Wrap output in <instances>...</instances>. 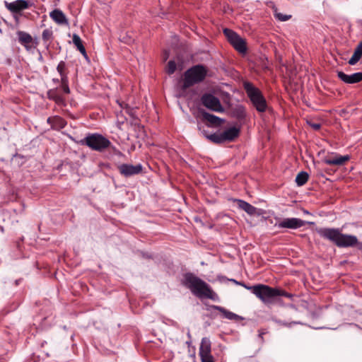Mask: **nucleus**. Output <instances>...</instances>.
I'll return each mask as SVG.
<instances>
[{"mask_svg": "<svg viewBox=\"0 0 362 362\" xmlns=\"http://www.w3.org/2000/svg\"><path fill=\"white\" fill-rule=\"evenodd\" d=\"M182 284L199 298H205L214 301L219 300L218 296L211 286L192 273L188 272L183 275Z\"/></svg>", "mask_w": 362, "mask_h": 362, "instance_id": "obj_1", "label": "nucleus"}, {"mask_svg": "<svg viewBox=\"0 0 362 362\" xmlns=\"http://www.w3.org/2000/svg\"><path fill=\"white\" fill-rule=\"evenodd\" d=\"M169 57V52L168 50H165L163 52V60L166 61Z\"/></svg>", "mask_w": 362, "mask_h": 362, "instance_id": "obj_38", "label": "nucleus"}, {"mask_svg": "<svg viewBox=\"0 0 362 362\" xmlns=\"http://www.w3.org/2000/svg\"><path fill=\"white\" fill-rule=\"evenodd\" d=\"M243 87L248 98L256 110L259 112H265L267 107V104L266 99L260 90L248 81L244 82Z\"/></svg>", "mask_w": 362, "mask_h": 362, "instance_id": "obj_4", "label": "nucleus"}, {"mask_svg": "<svg viewBox=\"0 0 362 362\" xmlns=\"http://www.w3.org/2000/svg\"><path fill=\"white\" fill-rule=\"evenodd\" d=\"M118 168L121 175L125 177H131L141 173L143 167L141 164L135 165L131 164H122L118 167Z\"/></svg>", "mask_w": 362, "mask_h": 362, "instance_id": "obj_12", "label": "nucleus"}, {"mask_svg": "<svg viewBox=\"0 0 362 362\" xmlns=\"http://www.w3.org/2000/svg\"><path fill=\"white\" fill-rule=\"evenodd\" d=\"M202 133L209 140L215 144H221L225 142L223 136V133H214L211 134H207L204 130L202 131Z\"/></svg>", "mask_w": 362, "mask_h": 362, "instance_id": "obj_23", "label": "nucleus"}, {"mask_svg": "<svg viewBox=\"0 0 362 362\" xmlns=\"http://www.w3.org/2000/svg\"><path fill=\"white\" fill-rule=\"evenodd\" d=\"M47 123L54 129H63L66 125V122L59 116L49 117L47 118Z\"/></svg>", "mask_w": 362, "mask_h": 362, "instance_id": "obj_17", "label": "nucleus"}, {"mask_svg": "<svg viewBox=\"0 0 362 362\" xmlns=\"http://www.w3.org/2000/svg\"><path fill=\"white\" fill-rule=\"evenodd\" d=\"M73 43L77 47L78 50L85 57H87V54L86 52V49L82 43V40L81 37L76 35L74 34L73 35Z\"/></svg>", "mask_w": 362, "mask_h": 362, "instance_id": "obj_25", "label": "nucleus"}, {"mask_svg": "<svg viewBox=\"0 0 362 362\" xmlns=\"http://www.w3.org/2000/svg\"><path fill=\"white\" fill-rule=\"evenodd\" d=\"M211 343L208 337H203L202 339L200 347H199V355L211 354Z\"/></svg>", "mask_w": 362, "mask_h": 362, "instance_id": "obj_22", "label": "nucleus"}, {"mask_svg": "<svg viewBox=\"0 0 362 362\" xmlns=\"http://www.w3.org/2000/svg\"><path fill=\"white\" fill-rule=\"evenodd\" d=\"M362 57V41L356 46L352 57L349 60L350 65H355Z\"/></svg>", "mask_w": 362, "mask_h": 362, "instance_id": "obj_21", "label": "nucleus"}, {"mask_svg": "<svg viewBox=\"0 0 362 362\" xmlns=\"http://www.w3.org/2000/svg\"><path fill=\"white\" fill-rule=\"evenodd\" d=\"M177 69V64L174 60H170L166 66V72L168 74H173Z\"/></svg>", "mask_w": 362, "mask_h": 362, "instance_id": "obj_32", "label": "nucleus"}, {"mask_svg": "<svg viewBox=\"0 0 362 362\" xmlns=\"http://www.w3.org/2000/svg\"><path fill=\"white\" fill-rule=\"evenodd\" d=\"M118 103H119V106H120L122 108H126V109H127V112H129V106H128V105H127V104H125V103H119V102H118Z\"/></svg>", "mask_w": 362, "mask_h": 362, "instance_id": "obj_37", "label": "nucleus"}, {"mask_svg": "<svg viewBox=\"0 0 362 362\" xmlns=\"http://www.w3.org/2000/svg\"><path fill=\"white\" fill-rule=\"evenodd\" d=\"M309 124H310V127H313V129H315V130H318V129H320V127H321L320 124H319V123H311V122H310V123H309Z\"/></svg>", "mask_w": 362, "mask_h": 362, "instance_id": "obj_36", "label": "nucleus"}, {"mask_svg": "<svg viewBox=\"0 0 362 362\" xmlns=\"http://www.w3.org/2000/svg\"><path fill=\"white\" fill-rule=\"evenodd\" d=\"M33 6V3L28 0H16L13 2L5 1L6 8L12 13H19Z\"/></svg>", "mask_w": 362, "mask_h": 362, "instance_id": "obj_10", "label": "nucleus"}, {"mask_svg": "<svg viewBox=\"0 0 362 362\" xmlns=\"http://www.w3.org/2000/svg\"><path fill=\"white\" fill-rule=\"evenodd\" d=\"M337 76L340 80L346 83H356L362 81V72L348 75L343 71H338Z\"/></svg>", "mask_w": 362, "mask_h": 362, "instance_id": "obj_13", "label": "nucleus"}, {"mask_svg": "<svg viewBox=\"0 0 362 362\" xmlns=\"http://www.w3.org/2000/svg\"><path fill=\"white\" fill-rule=\"evenodd\" d=\"M52 35L53 32L51 29L47 28L44 30L42 34V38L44 43L47 44V45H49L52 40Z\"/></svg>", "mask_w": 362, "mask_h": 362, "instance_id": "obj_28", "label": "nucleus"}, {"mask_svg": "<svg viewBox=\"0 0 362 362\" xmlns=\"http://www.w3.org/2000/svg\"><path fill=\"white\" fill-rule=\"evenodd\" d=\"M207 74L206 68L202 64L192 66L184 74L183 85L184 89L199 83L204 80Z\"/></svg>", "mask_w": 362, "mask_h": 362, "instance_id": "obj_3", "label": "nucleus"}, {"mask_svg": "<svg viewBox=\"0 0 362 362\" xmlns=\"http://www.w3.org/2000/svg\"><path fill=\"white\" fill-rule=\"evenodd\" d=\"M54 82H59V79H53Z\"/></svg>", "mask_w": 362, "mask_h": 362, "instance_id": "obj_41", "label": "nucleus"}, {"mask_svg": "<svg viewBox=\"0 0 362 362\" xmlns=\"http://www.w3.org/2000/svg\"><path fill=\"white\" fill-rule=\"evenodd\" d=\"M269 289L271 291V294L266 297L265 304L272 303L277 296H285L288 298L293 297V294L287 293L277 288H272L269 286Z\"/></svg>", "mask_w": 362, "mask_h": 362, "instance_id": "obj_15", "label": "nucleus"}, {"mask_svg": "<svg viewBox=\"0 0 362 362\" xmlns=\"http://www.w3.org/2000/svg\"><path fill=\"white\" fill-rule=\"evenodd\" d=\"M359 249L362 250V243L359 244Z\"/></svg>", "mask_w": 362, "mask_h": 362, "instance_id": "obj_40", "label": "nucleus"}, {"mask_svg": "<svg viewBox=\"0 0 362 362\" xmlns=\"http://www.w3.org/2000/svg\"><path fill=\"white\" fill-rule=\"evenodd\" d=\"M203 117L204 119H206L207 122H209L211 124L214 126H219L221 124L223 120L214 115H211L210 113H208L206 112H204L202 113Z\"/></svg>", "mask_w": 362, "mask_h": 362, "instance_id": "obj_24", "label": "nucleus"}, {"mask_svg": "<svg viewBox=\"0 0 362 362\" xmlns=\"http://www.w3.org/2000/svg\"><path fill=\"white\" fill-rule=\"evenodd\" d=\"M47 97L49 99L55 101L58 105H62L64 103V99L57 93V90H49L47 92Z\"/></svg>", "mask_w": 362, "mask_h": 362, "instance_id": "obj_26", "label": "nucleus"}, {"mask_svg": "<svg viewBox=\"0 0 362 362\" xmlns=\"http://www.w3.org/2000/svg\"><path fill=\"white\" fill-rule=\"evenodd\" d=\"M61 87L63 90V92L66 94L70 93V89L69 87V81L68 77H64L61 78Z\"/></svg>", "mask_w": 362, "mask_h": 362, "instance_id": "obj_31", "label": "nucleus"}, {"mask_svg": "<svg viewBox=\"0 0 362 362\" xmlns=\"http://www.w3.org/2000/svg\"><path fill=\"white\" fill-rule=\"evenodd\" d=\"M308 177H309V175L306 172H305V171L300 172L297 175L296 180H295L296 185L299 187L304 185L307 182Z\"/></svg>", "mask_w": 362, "mask_h": 362, "instance_id": "obj_27", "label": "nucleus"}, {"mask_svg": "<svg viewBox=\"0 0 362 362\" xmlns=\"http://www.w3.org/2000/svg\"><path fill=\"white\" fill-rule=\"evenodd\" d=\"M223 33L226 37L228 41L234 47L235 50L241 54H245L247 52V46L245 40L238 35L233 30L224 28Z\"/></svg>", "mask_w": 362, "mask_h": 362, "instance_id": "obj_6", "label": "nucleus"}, {"mask_svg": "<svg viewBox=\"0 0 362 362\" xmlns=\"http://www.w3.org/2000/svg\"><path fill=\"white\" fill-rule=\"evenodd\" d=\"M202 104L208 109L221 112L223 111V108L218 98L210 93H206L201 98Z\"/></svg>", "mask_w": 362, "mask_h": 362, "instance_id": "obj_7", "label": "nucleus"}, {"mask_svg": "<svg viewBox=\"0 0 362 362\" xmlns=\"http://www.w3.org/2000/svg\"><path fill=\"white\" fill-rule=\"evenodd\" d=\"M222 133L224 141H231L238 136L240 129L237 127H233L225 130Z\"/></svg>", "mask_w": 362, "mask_h": 362, "instance_id": "obj_20", "label": "nucleus"}, {"mask_svg": "<svg viewBox=\"0 0 362 362\" xmlns=\"http://www.w3.org/2000/svg\"><path fill=\"white\" fill-rule=\"evenodd\" d=\"M349 160L350 156L349 155L341 156L335 154L334 156L325 158L324 162L327 165L340 166Z\"/></svg>", "mask_w": 362, "mask_h": 362, "instance_id": "obj_14", "label": "nucleus"}, {"mask_svg": "<svg viewBox=\"0 0 362 362\" xmlns=\"http://www.w3.org/2000/svg\"><path fill=\"white\" fill-rule=\"evenodd\" d=\"M316 231L322 238L332 241L339 247H352L358 243L356 236L342 234L339 228H320Z\"/></svg>", "mask_w": 362, "mask_h": 362, "instance_id": "obj_2", "label": "nucleus"}, {"mask_svg": "<svg viewBox=\"0 0 362 362\" xmlns=\"http://www.w3.org/2000/svg\"><path fill=\"white\" fill-rule=\"evenodd\" d=\"M205 305L206 306V310L207 311H211V310H218L223 315V317L228 320H233L235 322H238L240 320H243V317H241L231 311L226 310L223 307H221L219 305H209L206 303L205 304Z\"/></svg>", "mask_w": 362, "mask_h": 362, "instance_id": "obj_11", "label": "nucleus"}, {"mask_svg": "<svg viewBox=\"0 0 362 362\" xmlns=\"http://www.w3.org/2000/svg\"><path fill=\"white\" fill-rule=\"evenodd\" d=\"M235 202L238 203V208L245 211L247 214L253 216L257 214V208L248 202L242 199H236Z\"/></svg>", "mask_w": 362, "mask_h": 362, "instance_id": "obj_19", "label": "nucleus"}, {"mask_svg": "<svg viewBox=\"0 0 362 362\" xmlns=\"http://www.w3.org/2000/svg\"><path fill=\"white\" fill-rule=\"evenodd\" d=\"M198 128L200 131H202V127L199 125L198 126Z\"/></svg>", "mask_w": 362, "mask_h": 362, "instance_id": "obj_42", "label": "nucleus"}, {"mask_svg": "<svg viewBox=\"0 0 362 362\" xmlns=\"http://www.w3.org/2000/svg\"><path fill=\"white\" fill-rule=\"evenodd\" d=\"M50 18L57 24H68V21L64 13L59 9H54L49 13Z\"/></svg>", "mask_w": 362, "mask_h": 362, "instance_id": "obj_18", "label": "nucleus"}, {"mask_svg": "<svg viewBox=\"0 0 362 362\" xmlns=\"http://www.w3.org/2000/svg\"><path fill=\"white\" fill-rule=\"evenodd\" d=\"M274 17L280 21H286L291 18V15L283 14L278 12L276 10L274 11Z\"/></svg>", "mask_w": 362, "mask_h": 362, "instance_id": "obj_33", "label": "nucleus"}, {"mask_svg": "<svg viewBox=\"0 0 362 362\" xmlns=\"http://www.w3.org/2000/svg\"><path fill=\"white\" fill-rule=\"evenodd\" d=\"M246 289L250 291L254 295L259 298L264 303H265L266 297L271 294L269 286L264 284H256L254 286H247L244 284H242Z\"/></svg>", "mask_w": 362, "mask_h": 362, "instance_id": "obj_8", "label": "nucleus"}, {"mask_svg": "<svg viewBox=\"0 0 362 362\" xmlns=\"http://www.w3.org/2000/svg\"><path fill=\"white\" fill-rule=\"evenodd\" d=\"M80 144L98 152H103L111 146L109 139L98 133L87 134L84 139L80 141Z\"/></svg>", "mask_w": 362, "mask_h": 362, "instance_id": "obj_5", "label": "nucleus"}, {"mask_svg": "<svg viewBox=\"0 0 362 362\" xmlns=\"http://www.w3.org/2000/svg\"><path fill=\"white\" fill-rule=\"evenodd\" d=\"M272 320L275 323H276V324H278L279 325L287 327H291L292 325H300V324H302L299 321H292V322H288L286 321L279 320V319L275 318V317H273Z\"/></svg>", "mask_w": 362, "mask_h": 362, "instance_id": "obj_29", "label": "nucleus"}, {"mask_svg": "<svg viewBox=\"0 0 362 362\" xmlns=\"http://www.w3.org/2000/svg\"><path fill=\"white\" fill-rule=\"evenodd\" d=\"M18 37V42L23 45L27 50H29L32 48L30 45L33 42L32 36L23 31H18L17 33Z\"/></svg>", "mask_w": 362, "mask_h": 362, "instance_id": "obj_16", "label": "nucleus"}, {"mask_svg": "<svg viewBox=\"0 0 362 362\" xmlns=\"http://www.w3.org/2000/svg\"><path fill=\"white\" fill-rule=\"evenodd\" d=\"M57 70L58 73L59 74L61 78H64V77H68L67 74H66V73L65 71V70H66V64H65V62L64 61H61L58 64L57 67Z\"/></svg>", "mask_w": 362, "mask_h": 362, "instance_id": "obj_30", "label": "nucleus"}, {"mask_svg": "<svg viewBox=\"0 0 362 362\" xmlns=\"http://www.w3.org/2000/svg\"><path fill=\"white\" fill-rule=\"evenodd\" d=\"M199 356L201 357L202 362H214L211 354H202Z\"/></svg>", "mask_w": 362, "mask_h": 362, "instance_id": "obj_35", "label": "nucleus"}, {"mask_svg": "<svg viewBox=\"0 0 362 362\" xmlns=\"http://www.w3.org/2000/svg\"><path fill=\"white\" fill-rule=\"evenodd\" d=\"M306 222L298 218H284L275 226L279 228L297 229L305 226Z\"/></svg>", "mask_w": 362, "mask_h": 362, "instance_id": "obj_9", "label": "nucleus"}, {"mask_svg": "<svg viewBox=\"0 0 362 362\" xmlns=\"http://www.w3.org/2000/svg\"><path fill=\"white\" fill-rule=\"evenodd\" d=\"M304 213L305 214H309V212L308 211H305Z\"/></svg>", "mask_w": 362, "mask_h": 362, "instance_id": "obj_43", "label": "nucleus"}, {"mask_svg": "<svg viewBox=\"0 0 362 362\" xmlns=\"http://www.w3.org/2000/svg\"><path fill=\"white\" fill-rule=\"evenodd\" d=\"M235 115L238 119H243L245 117V111L243 107L239 106L235 109Z\"/></svg>", "mask_w": 362, "mask_h": 362, "instance_id": "obj_34", "label": "nucleus"}, {"mask_svg": "<svg viewBox=\"0 0 362 362\" xmlns=\"http://www.w3.org/2000/svg\"><path fill=\"white\" fill-rule=\"evenodd\" d=\"M287 306L291 308H292V309H293V310H298L297 308L296 307V305H294L293 304H289Z\"/></svg>", "mask_w": 362, "mask_h": 362, "instance_id": "obj_39", "label": "nucleus"}]
</instances>
